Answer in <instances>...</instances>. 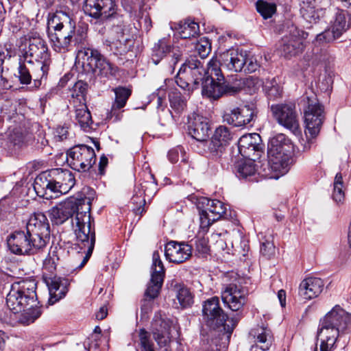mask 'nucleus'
Returning a JSON list of instances; mask_svg holds the SVG:
<instances>
[{
	"mask_svg": "<svg viewBox=\"0 0 351 351\" xmlns=\"http://www.w3.org/2000/svg\"><path fill=\"white\" fill-rule=\"evenodd\" d=\"M349 27L347 24L346 13L340 12L337 13L335 20L330 29L317 35L316 43H330L338 38Z\"/></svg>",
	"mask_w": 351,
	"mask_h": 351,
	"instance_id": "393cba45",
	"label": "nucleus"
},
{
	"mask_svg": "<svg viewBox=\"0 0 351 351\" xmlns=\"http://www.w3.org/2000/svg\"><path fill=\"white\" fill-rule=\"evenodd\" d=\"M195 49L202 58H205L211 51V44L207 38H201L196 44Z\"/></svg>",
	"mask_w": 351,
	"mask_h": 351,
	"instance_id": "5fc2aeb1",
	"label": "nucleus"
},
{
	"mask_svg": "<svg viewBox=\"0 0 351 351\" xmlns=\"http://www.w3.org/2000/svg\"><path fill=\"white\" fill-rule=\"evenodd\" d=\"M15 285L20 286L21 295L27 309L22 313L18 319L19 323L27 326L32 324L42 314V311L38 304L36 293L37 282L34 278H25L14 282Z\"/></svg>",
	"mask_w": 351,
	"mask_h": 351,
	"instance_id": "0eeeda50",
	"label": "nucleus"
},
{
	"mask_svg": "<svg viewBox=\"0 0 351 351\" xmlns=\"http://www.w3.org/2000/svg\"><path fill=\"white\" fill-rule=\"evenodd\" d=\"M300 5L302 18L310 24L316 23L320 16V11L317 8L316 0H304Z\"/></svg>",
	"mask_w": 351,
	"mask_h": 351,
	"instance_id": "c9c22d12",
	"label": "nucleus"
},
{
	"mask_svg": "<svg viewBox=\"0 0 351 351\" xmlns=\"http://www.w3.org/2000/svg\"><path fill=\"white\" fill-rule=\"evenodd\" d=\"M108 160L106 156H103L100 158L99 163V171L100 174L102 175L104 173V169H105V167L108 165Z\"/></svg>",
	"mask_w": 351,
	"mask_h": 351,
	"instance_id": "0e129e2a",
	"label": "nucleus"
},
{
	"mask_svg": "<svg viewBox=\"0 0 351 351\" xmlns=\"http://www.w3.org/2000/svg\"><path fill=\"white\" fill-rule=\"evenodd\" d=\"M101 332V330L99 326H96L94 329L93 333L90 336V338L96 341V343L94 344L95 347H97L98 345L97 341L98 339H99Z\"/></svg>",
	"mask_w": 351,
	"mask_h": 351,
	"instance_id": "69168bd1",
	"label": "nucleus"
},
{
	"mask_svg": "<svg viewBox=\"0 0 351 351\" xmlns=\"http://www.w3.org/2000/svg\"><path fill=\"white\" fill-rule=\"evenodd\" d=\"M171 108L177 114L182 113L186 107V97L177 89L172 90L169 94Z\"/></svg>",
	"mask_w": 351,
	"mask_h": 351,
	"instance_id": "58836bf2",
	"label": "nucleus"
},
{
	"mask_svg": "<svg viewBox=\"0 0 351 351\" xmlns=\"http://www.w3.org/2000/svg\"><path fill=\"white\" fill-rule=\"evenodd\" d=\"M49 31L53 29L54 32L61 35L73 36L75 23L66 13L60 11L56 12L49 19L48 23Z\"/></svg>",
	"mask_w": 351,
	"mask_h": 351,
	"instance_id": "4be33fe9",
	"label": "nucleus"
},
{
	"mask_svg": "<svg viewBox=\"0 0 351 351\" xmlns=\"http://www.w3.org/2000/svg\"><path fill=\"white\" fill-rule=\"evenodd\" d=\"M350 329L351 314L336 305L320 320L317 330L320 351H331L338 337ZM315 351H317V348Z\"/></svg>",
	"mask_w": 351,
	"mask_h": 351,
	"instance_id": "7ed1b4c3",
	"label": "nucleus"
},
{
	"mask_svg": "<svg viewBox=\"0 0 351 351\" xmlns=\"http://www.w3.org/2000/svg\"><path fill=\"white\" fill-rule=\"evenodd\" d=\"M256 171V165L252 159L241 161L237 166V176L239 178L250 177L254 175Z\"/></svg>",
	"mask_w": 351,
	"mask_h": 351,
	"instance_id": "ea45409f",
	"label": "nucleus"
},
{
	"mask_svg": "<svg viewBox=\"0 0 351 351\" xmlns=\"http://www.w3.org/2000/svg\"><path fill=\"white\" fill-rule=\"evenodd\" d=\"M19 285H15L13 282L10 286L9 293L6 296V305L14 313L25 312L27 309L24 302L21 298Z\"/></svg>",
	"mask_w": 351,
	"mask_h": 351,
	"instance_id": "473e14b6",
	"label": "nucleus"
},
{
	"mask_svg": "<svg viewBox=\"0 0 351 351\" xmlns=\"http://www.w3.org/2000/svg\"><path fill=\"white\" fill-rule=\"evenodd\" d=\"M203 147L207 156L215 161L223 163L227 159V146L211 138L204 141L199 145Z\"/></svg>",
	"mask_w": 351,
	"mask_h": 351,
	"instance_id": "7c9ffc66",
	"label": "nucleus"
},
{
	"mask_svg": "<svg viewBox=\"0 0 351 351\" xmlns=\"http://www.w3.org/2000/svg\"><path fill=\"white\" fill-rule=\"evenodd\" d=\"M27 58L23 62H20L19 66L18 68V78L21 84H29L32 80V76L30 71V66H27Z\"/></svg>",
	"mask_w": 351,
	"mask_h": 351,
	"instance_id": "de8ad7c7",
	"label": "nucleus"
},
{
	"mask_svg": "<svg viewBox=\"0 0 351 351\" xmlns=\"http://www.w3.org/2000/svg\"><path fill=\"white\" fill-rule=\"evenodd\" d=\"M192 254V247L184 242L171 241L165 245V255L169 262L182 263L188 260Z\"/></svg>",
	"mask_w": 351,
	"mask_h": 351,
	"instance_id": "b1692460",
	"label": "nucleus"
},
{
	"mask_svg": "<svg viewBox=\"0 0 351 351\" xmlns=\"http://www.w3.org/2000/svg\"><path fill=\"white\" fill-rule=\"evenodd\" d=\"M50 240V226L46 215L32 214L25 230H16L8 238V246L16 255H34L46 247Z\"/></svg>",
	"mask_w": 351,
	"mask_h": 351,
	"instance_id": "f03ea898",
	"label": "nucleus"
},
{
	"mask_svg": "<svg viewBox=\"0 0 351 351\" xmlns=\"http://www.w3.org/2000/svg\"><path fill=\"white\" fill-rule=\"evenodd\" d=\"M293 150V145L291 141L283 134H278L272 137L268 143L267 157L268 161L266 165L268 171L271 170L276 175H273L265 171L263 176L269 178L278 177L279 174H284L289 164V156Z\"/></svg>",
	"mask_w": 351,
	"mask_h": 351,
	"instance_id": "39448f33",
	"label": "nucleus"
},
{
	"mask_svg": "<svg viewBox=\"0 0 351 351\" xmlns=\"http://www.w3.org/2000/svg\"><path fill=\"white\" fill-rule=\"evenodd\" d=\"M25 58L27 60H34V61L51 62L45 41L39 37L31 38L24 58Z\"/></svg>",
	"mask_w": 351,
	"mask_h": 351,
	"instance_id": "bb28decb",
	"label": "nucleus"
},
{
	"mask_svg": "<svg viewBox=\"0 0 351 351\" xmlns=\"http://www.w3.org/2000/svg\"><path fill=\"white\" fill-rule=\"evenodd\" d=\"M324 284L319 278L309 277L303 280L299 287V294L305 300L317 298L322 291Z\"/></svg>",
	"mask_w": 351,
	"mask_h": 351,
	"instance_id": "c756f323",
	"label": "nucleus"
},
{
	"mask_svg": "<svg viewBox=\"0 0 351 351\" xmlns=\"http://www.w3.org/2000/svg\"><path fill=\"white\" fill-rule=\"evenodd\" d=\"M149 180L144 181L141 184V190L138 192H136V194L132 197L131 201L133 204H139L140 206L136 209V212L141 214L145 211L144 207H141L145 204V197H142L144 195L145 197L148 198H152L158 191V186L154 178V176L149 174Z\"/></svg>",
	"mask_w": 351,
	"mask_h": 351,
	"instance_id": "c85d7f7f",
	"label": "nucleus"
},
{
	"mask_svg": "<svg viewBox=\"0 0 351 351\" xmlns=\"http://www.w3.org/2000/svg\"><path fill=\"white\" fill-rule=\"evenodd\" d=\"M247 289L236 283H230L225 286L221 291L223 302L232 311H239L247 302Z\"/></svg>",
	"mask_w": 351,
	"mask_h": 351,
	"instance_id": "f3484780",
	"label": "nucleus"
},
{
	"mask_svg": "<svg viewBox=\"0 0 351 351\" xmlns=\"http://www.w3.org/2000/svg\"><path fill=\"white\" fill-rule=\"evenodd\" d=\"M256 346L262 350H268L272 344L273 337L271 331L267 328H261L256 333Z\"/></svg>",
	"mask_w": 351,
	"mask_h": 351,
	"instance_id": "79ce46f5",
	"label": "nucleus"
},
{
	"mask_svg": "<svg viewBox=\"0 0 351 351\" xmlns=\"http://www.w3.org/2000/svg\"><path fill=\"white\" fill-rule=\"evenodd\" d=\"M303 34V32L295 27L289 36L283 37L279 47L281 56L290 58L301 53L304 47L302 40Z\"/></svg>",
	"mask_w": 351,
	"mask_h": 351,
	"instance_id": "aec40b11",
	"label": "nucleus"
},
{
	"mask_svg": "<svg viewBox=\"0 0 351 351\" xmlns=\"http://www.w3.org/2000/svg\"><path fill=\"white\" fill-rule=\"evenodd\" d=\"M332 198L337 203L341 202L344 199L343 186L337 185L334 186Z\"/></svg>",
	"mask_w": 351,
	"mask_h": 351,
	"instance_id": "13d9d810",
	"label": "nucleus"
},
{
	"mask_svg": "<svg viewBox=\"0 0 351 351\" xmlns=\"http://www.w3.org/2000/svg\"><path fill=\"white\" fill-rule=\"evenodd\" d=\"M306 140L304 141V139L300 142V146H301V151L303 152H308L311 149L312 145L313 144V139L315 138H308L307 136H306Z\"/></svg>",
	"mask_w": 351,
	"mask_h": 351,
	"instance_id": "680f3d73",
	"label": "nucleus"
},
{
	"mask_svg": "<svg viewBox=\"0 0 351 351\" xmlns=\"http://www.w3.org/2000/svg\"><path fill=\"white\" fill-rule=\"evenodd\" d=\"M74 107L75 108V119L80 127L84 130L89 128L93 123V120L86 103L74 104Z\"/></svg>",
	"mask_w": 351,
	"mask_h": 351,
	"instance_id": "4c0bfd02",
	"label": "nucleus"
},
{
	"mask_svg": "<svg viewBox=\"0 0 351 351\" xmlns=\"http://www.w3.org/2000/svg\"><path fill=\"white\" fill-rule=\"evenodd\" d=\"M204 206L199 208L200 227L208 228L213 222L221 219L226 214V207L223 202L217 199L202 198L200 202Z\"/></svg>",
	"mask_w": 351,
	"mask_h": 351,
	"instance_id": "dca6fc26",
	"label": "nucleus"
},
{
	"mask_svg": "<svg viewBox=\"0 0 351 351\" xmlns=\"http://www.w3.org/2000/svg\"><path fill=\"white\" fill-rule=\"evenodd\" d=\"M62 251L60 248L58 249L57 247L53 248L51 247L48 256L43 262V269L50 273H53L57 265V262L59 261V252Z\"/></svg>",
	"mask_w": 351,
	"mask_h": 351,
	"instance_id": "a18cd8bd",
	"label": "nucleus"
},
{
	"mask_svg": "<svg viewBox=\"0 0 351 351\" xmlns=\"http://www.w3.org/2000/svg\"><path fill=\"white\" fill-rule=\"evenodd\" d=\"M243 82L241 80L236 79L233 82H221V88L222 96L224 95H233L239 93L243 88Z\"/></svg>",
	"mask_w": 351,
	"mask_h": 351,
	"instance_id": "09e8293b",
	"label": "nucleus"
},
{
	"mask_svg": "<svg viewBox=\"0 0 351 351\" xmlns=\"http://www.w3.org/2000/svg\"><path fill=\"white\" fill-rule=\"evenodd\" d=\"M205 71L206 69L203 67L200 61L197 59L189 60L180 68L176 75V84L190 93L198 88L204 79Z\"/></svg>",
	"mask_w": 351,
	"mask_h": 351,
	"instance_id": "9d476101",
	"label": "nucleus"
},
{
	"mask_svg": "<svg viewBox=\"0 0 351 351\" xmlns=\"http://www.w3.org/2000/svg\"><path fill=\"white\" fill-rule=\"evenodd\" d=\"M168 158L171 162L176 163L179 161L180 158L181 162L186 164L188 158L186 156L185 152L183 147L178 146L174 149H171L168 153Z\"/></svg>",
	"mask_w": 351,
	"mask_h": 351,
	"instance_id": "864d4df0",
	"label": "nucleus"
},
{
	"mask_svg": "<svg viewBox=\"0 0 351 351\" xmlns=\"http://www.w3.org/2000/svg\"><path fill=\"white\" fill-rule=\"evenodd\" d=\"M256 8L257 12L264 19L272 17L276 12V5L274 3H269L264 0L257 1Z\"/></svg>",
	"mask_w": 351,
	"mask_h": 351,
	"instance_id": "c03bdc74",
	"label": "nucleus"
},
{
	"mask_svg": "<svg viewBox=\"0 0 351 351\" xmlns=\"http://www.w3.org/2000/svg\"><path fill=\"white\" fill-rule=\"evenodd\" d=\"M91 201L90 197L86 196L67 198L52 206L48 211L52 224L56 226L62 225L75 214L72 225L76 237V248L80 250L78 256L82 259L76 267L80 269L90 258L95 243V227L90 216Z\"/></svg>",
	"mask_w": 351,
	"mask_h": 351,
	"instance_id": "f257e3e1",
	"label": "nucleus"
},
{
	"mask_svg": "<svg viewBox=\"0 0 351 351\" xmlns=\"http://www.w3.org/2000/svg\"><path fill=\"white\" fill-rule=\"evenodd\" d=\"M182 56V51L178 46H171L165 39H160L152 48L151 60L158 64L164 58L170 57L171 62L175 66Z\"/></svg>",
	"mask_w": 351,
	"mask_h": 351,
	"instance_id": "412c9836",
	"label": "nucleus"
},
{
	"mask_svg": "<svg viewBox=\"0 0 351 351\" xmlns=\"http://www.w3.org/2000/svg\"><path fill=\"white\" fill-rule=\"evenodd\" d=\"M138 341L141 351H156L150 334L143 328L138 332Z\"/></svg>",
	"mask_w": 351,
	"mask_h": 351,
	"instance_id": "8fccbe9b",
	"label": "nucleus"
},
{
	"mask_svg": "<svg viewBox=\"0 0 351 351\" xmlns=\"http://www.w3.org/2000/svg\"><path fill=\"white\" fill-rule=\"evenodd\" d=\"M264 87L266 93L270 98L278 97L281 95L280 87L277 85H274L272 83H270L269 85L266 84Z\"/></svg>",
	"mask_w": 351,
	"mask_h": 351,
	"instance_id": "4d7b16f0",
	"label": "nucleus"
},
{
	"mask_svg": "<svg viewBox=\"0 0 351 351\" xmlns=\"http://www.w3.org/2000/svg\"><path fill=\"white\" fill-rule=\"evenodd\" d=\"M210 125L207 118L196 113L189 117V134L195 140L201 143L207 139L209 136Z\"/></svg>",
	"mask_w": 351,
	"mask_h": 351,
	"instance_id": "5701e85b",
	"label": "nucleus"
},
{
	"mask_svg": "<svg viewBox=\"0 0 351 351\" xmlns=\"http://www.w3.org/2000/svg\"><path fill=\"white\" fill-rule=\"evenodd\" d=\"M261 253L267 258H270L275 252V247L269 241L263 242L261 245Z\"/></svg>",
	"mask_w": 351,
	"mask_h": 351,
	"instance_id": "6e6d98bb",
	"label": "nucleus"
},
{
	"mask_svg": "<svg viewBox=\"0 0 351 351\" xmlns=\"http://www.w3.org/2000/svg\"><path fill=\"white\" fill-rule=\"evenodd\" d=\"M154 338L160 347L165 346L169 341L168 323L162 319L153 320L152 323Z\"/></svg>",
	"mask_w": 351,
	"mask_h": 351,
	"instance_id": "f704fd0d",
	"label": "nucleus"
},
{
	"mask_svg": "<svg viewBox=\"0 0 351 351\" xmlns=\"http://www.w3.org/2000/svg\"><path fill=\"white\" fill-rule=\"evenodd\" d=\"M202 312L206 325L214 330H223L227 334V339L229 340L239 319H229L220 307L219 300L217 297L208 299L204 302Z\"/></svg>",
	"mask_w": 351,
	"mask_h": 351,
	"instance_id": "423d86ee",
	"label": "nucleus"
},
{
	"mask_svg": "<svg viewBox=\"0 0 351 351\" xmlns=\"http://www.w3.org/2000/svg\"><path fill=\"white\" fill-rule=\"evenodd\" d=\"M75 183V177L70 170L57 168L36 176L33 186L37 195L49 199L53 197V193H67Z\"/></svg>",
	"mask_w": 351,
	"mask_h": 351,
	"instance_id": "20e7f679",
	"label": "nucleus"
},
{
	"mask_svg": "<svg viewBox=\"0 0 351 351\" xmlns=\"http://www.w3.org/2000/svg\"><path fill=\"white\" fill-rule=\"evenodd\" d=\"M50 64L51 62L28 60L27 66H30L31 74L35 88H39L42 84V82L46 80Z\"/></svg>",
	"mask_w": 351,
	"mask_h": 351,
	"instance_id": "2f4dec72",
	"label": "nucleus"
},
{
	"mask_svg": "<svg viewBox=\"0 0 351 351\" xmlns=\"http://www.w3.org/2000/svg\"><path fill=\"white\" fill-rule=\"evenodd\" d=\"M69 136L68 128L65 126H58L56 128V136L59 138L60 141L66 139Z\"/></svg>",
	"mask_w": 351,
	"mask_h": 351,
	"instance_id": "bf43d9fd",
	"label": "nucleus"
},
{
	"mask_svg": "<svg viewBox=\"0 0 351 351\" xmlns=\"http://www.w3.org/2000/svg\"><path fill=\"white\" fill-rule=\"evenodd\" d=\"M177 298L183 308L190 306L193 303V297L189 289L180 286L178 289Z\"/></svg>",
	"mask_w": 351,
	"mask_h": 351,
	"instance_id": "603ef678",
	"label": "nucleus"
},
{
	"mask_svg": "<svg viewBox=\"0 0 351 351\" xmlns=\"http://www.w3.org/2000/svg\"><path fill=\"white\" fill-rule=\"evenodd\" d=\"M49 36L54 49L58 52H61L62 50H66L70 45L71 38H73L71 36L61 35L56 32L51 34Z\"/></svg>",
	"mask_w": 351,
	"mask_h": 351,
	"instance_id": "49530a36",
	"label": "nucleus"
},
{
	"mask_svg": "<svg viewBox=\"0 0 351 351\" xmlns=\"http://www.w3.org/2000/svg\"><path fill=\"white\" fill-rule=\"evenodd\" d=\"M278 298L282 307L286 305V292L283 289H280L278 292Z\"/></svg>",
	"mask_w": 351,
	"mask_h": 351,
	"instance_id": "338daca9",
	"label": "nucleus"
},
{
	"mask_svg": "<svg viewBox=\"0 0 351 351\" xmlns=\"http://www.w3.org/2000/svg\"><path fill=\"white\" fill-rule=\"evenodd\" d=\"M83 10L86 15L95 19L101 20L99 0H84Z\"/></svg>",
	"mask_w": 351,
	"mask_h": 351,
	"instance_id": "3c124183",
	"label": "nucleus"
},
{
	"mask_svg": "<svg viewBox=\"0 0 351 351\" xmlns=\"http://www.w3.org/2000/svg\"><path fill=\"white\" fill-rule=\"evenodd\" d=\"M171 28L176 30L183 39L191 38L198 35L199 27L197 23L189 19L171 24Z\"/></svg>",
	"mask_w": 351,
	"mask_h": 351,
	"instance_id": "72a5a7b5",
	"label": "nucleus"
},
{
	"mask_svg": "<svg viewBox=\"0 0 351 351\" xmlns=\"http://www.w3.org/2000/svg\"><path fill=\"white\" fill-rule=\"evenodd\" d=\"M121 4L124 10L128 12H131L134 9V0H121Z\"/></svg>",
	"mask_w": 351,
	"mask_h": 351,
	"instance_id": "e2e57ef3",
	"label": "nucleus"
},
{
	"mask_svg": "<svg viewBox=\"0 0 351 351\" xmlns=\"http://www.w3.org/2000/svg\"><path fill=\"white\" fill-rule=\"evenodd\" d=\"M256 116L253 105L226 109L222 114L223 121L234 127H242L249 124Z\"/></svg>",
	"mask_w": 351,
	"mask_h": 351,
	"instance_id": "a211bd4d",
	"label": "nucleus"
},
{
	"mask_svg": "<svg viewBox=\"0 0 351 351\" xmlns=\"http://www.w3.org/2000/svg\"><path fill=\"white\" fill-rule=\"evenodd\" d=\"M196 248L197 251L202 254H207L209 250L207 241L204 239L197 241Z\"/></svg>",
	"mask_w": 351,
	"mask_h": 351,
	"instance_id": "052dcab7",
	"label": "nucleus"
},
{
	"mask_svg": "<svg viewBox=\"0 0 351 351\" xmlns=\"http://www.w3.org/2000/svg\"><path fill=\"white\" fill-rule=\"evenodd\" d=\"M96 155L93 147L78 145L67 152V162L70 167L77 171H88L95 163Z\"/></svg>",
	"mask_w": 351,
	"mask_h": 351,
	"instance_id": "4468645a",
	"label": "nucleus"
},
{
	"mask_svg": "<svg viewBox=\"0 0 351 351\" xmlns=\"http://www.w3.org/2000/svg\"><path fill=\"white\" fill-rule=\"evenodd\" d=\"M271 110L278 123L294 134H300V124L295 105L293 103L272 105Z\"/></svg>",
	"mask_w": 351,
	"mask_h": 351,
	"instance_id": "2eb2a0df",
	"label": "nucleus"
},
{
	"mask_svg": "<svg viewBox=\"0 0 351 351\" xmlns=\"http://www.w3.org/2000/svg\"><path fill=\"white\" fill-rule=\"evenodd\" d=\"M108 314V311L106 306H101L99 311L96 313V318L99 320L104 319Z\"/></svg>",
	"mask_w": 351,
	"mask_h": 351,
	"instance_id": "774afa93",
	"label": "nucleus"
},
{
	"mask_svg": "<svg viewBox=\"0 0 351 351\" xmlns=\"http://www.w3.org/2000/svg\"><path fill=\"white\" fill-rule=\"evenodd\" d=\"M219 64L218 59L213 58L207 64L205 75L201 82L202 95L213 99H217L222 96L221 84L224 81V77Z\"/></svg>",
	"mask_w": 351,
	"mask_h": 351,
	"instance_id": "9b49d317",
	"label": "nucleus"
},
{
	"mask_svg": "<svg viewBox=\"0 0 351 351\" xmlns=\"http://www.w3.org/2000/svg\"><path fill=\"white\" fill-rule=\"evenodd\" d=\"M77 57L82 60L83 67L88 72L108 77L115 75L118 71V68L110 63L97 49L84 48L79 51Z\"/></svg>",
	"mask_w": 351,
	"mask_h": 351,
	"instance_id": "6e6552de",
	"label": "nucleus"
},
{
	"mask_svg": "<svg viewBox=\"0 0 351 351\" xmlns=\"http://www.w3.org/2000/svg\"><path fill=\"white\" fill-rule=\"evenodd\" d=\"M261 141V136L256 133L242 136L239 141L240 152L248 157L258 158L263 150V145L260 144Z\"/></svg>",
	"mask_w": 351,
	"mask_h": 351,
	"instance_id": "a878e982",
	"label": "nucleus"
},
{
	"mask_svg": "<svg viewBox=\"0 0 351 351\" xmlns=\"http://www.w3.org/2000/svg\"><path fill=\"white\" fill-rule=\"evenodd\" d=\"M165 268L158 251L152 255V276L150 282L146 289L145 296L151 300L156 298L163 283Z\"/></svg>",
	"mask_w": 351,
	"mask_h": 351,
	"instance_id": "6ab92c4d",
	"label": "nucleus"
},
{
	"mask_svg": "<svg viewBox=\"0 0 351 351\" xmlns=\"http://www.w3.org/2000/svg\"><path fill=\"white\" fill-rule=\"evenodd\" d=\"M99 9L101 14V20H109L112 21V25L114 26L113 31L118 34L117 42H112V46L115 47V51L114 53H119L121 55L127 53L129 50L125 45L121 43V40L120 37L123 39V21L121 19H117L118 21V23L115 26V17L117 15V4L115 0H99ZM124 40H127V39H123Z\"/></svg>",
	"mask_w": 351,
	"mask_h": 351,
	"instance_id": "f8f14e48",
	"label": "nucleus"
},
{
	"mask_svg": "<svg viewBox=\"0 0 351 351\" xmlns=\"http://www.w3.org/2000/svg\"><path fill=\"white\" fill-rule=\"evenodd\" d=\"M45 281L49 292L48 302L53 305L65 296L69 282L67 279L58 276L46 278Z\"/></svg>",
	"mask_w": 351,
	"mask_h": 351,
	"instance_id": "cd10ccee",
	"label": "nucleus"
},
{
	"mask_svg": "<svg viewBox=\"0 0 351 351\" xmlns=\"http://www.w3.org/2000/svg\"><path fill=\"white\" fill-rule=\"evenodd\" d=\"M232 136L233 134L228 127L220 125L215 129L211 138L228 147Z\"/></svg>",
	"mask_w": 351,
	"mask_h": 351,
	"instance_id": "37998d69",
	"label": "nucleus"
},
{
	"mask_svg": "<svg viewBox=\"0 0 351 351\" xmlns=\"http://www.w3.org/2000/svg\"><path fill=\"white\" fill-rule=\"evenodd\" d=\"M115 94V100L112 104L110 116L112 118L114 115L116 116V119H118V114H117V110H119L123 108L126 102L131 95V90L123 87L119 86L112 89Z\"/></svg>",
	"mask_w": 351,
	"mask_h": 351,
	"instance_id": "e433bc0d",
	"label": "nucleus"
},
{
	"mask_svg": "<svg viewBox=\"0 0 351 351\" xmlns=\"http://www.w3.org/2000/svg\"><path fill=\"white\" fill-rule=\"evenodd\" d=\"M324 107L315 97H307V106L304 110L305 135L308 138H316L320 132L324 120Z\"/></svg>",
	"mask_w": 351,
	"mask_h": 351,
	"instance_id": "ddd939ff",
	"label": "nucleus"
},
{
	"mask_svg": "<svg viewBox=\"0 0 351 351\" xmlns=\"http://www.w3.org/2000/svg\"><path fill=\"white\" fill-rule=\"evenodd\" d=\"M87 84L82 82H77L73 86L71 102L74 104L86 103Z\"/></svg>",
	"mask_w": 351,
	"mask_h": 351,
	"instance_id": "a19ab883",
	"label": "nucleus"
},
{
	"mask_svg": "<svg viewBox=\"0 0 351 351\" xmlns=\"http://www.w3.org/2000/svg\"><path fill=\"white\" fill-rule=\"evenodd\" d=\"M219 69L221 66L234 72L252 73L258 68L257 61L250 57L246 51L238 49H229L219 56Z\"/></svg>",
	"mask_w": 351,
	"mask_h": 351,
	"instance_id": "1a4fd4ad",
	"label": "nucleus"
}]
</instances>
